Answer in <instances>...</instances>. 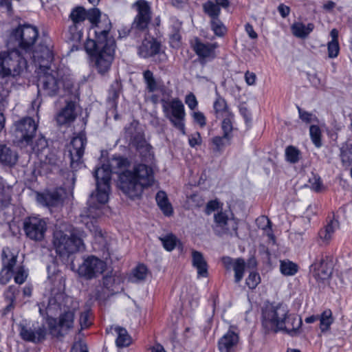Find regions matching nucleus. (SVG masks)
I'll return each mask as SVG.
<instances>
[{
    "label": "nucleus",
    "mask_w": 352,
    "mask_h": 352,
    "mask_svg": "<svg viewBox=\"0 0 352 352\" xmlns=\"http://www.w3.org/2000/svg\"><path fill=\"white\" fill-rule=\"evenodd\" d=\"M155 183L153 168L145 164H138L131 170H126L119 175L118 187L124 194L131 199L139 197L144 188Z\"/></svg>",
    "instance_id": "1"
},
{
    "label": "nucleus",
    "mask_w": 352,
    "mask_h": 352,
    "mask_svg": "<svg viewBox=\"0 0 352 352\" xmlns=\"http://www.w3.org/2000/svg\"><path fill=\"white\" fill-rule=\"evenodd\" d=\"M52 244L60 256H69L85 248L82 234L66 223L56 227Z\"/></svg>",
    "instance_id": "2"
},
{
    "label": "nucleus",
    "mask_w": 352,
    "mask_h": 352,
    "mask_svg": "<svg viewBox=\"0 0 352 352\" xmlns=\"http://www.w3.org/2000/svg\"><path fill=\"white\" fill-rule=\"evenodd\" d=\"M77 303V301L67 295L63 290L53 288L50 294L45 296L38 305L40 314L50 318L57 316L74 305H76Z\"/></svg>",
    "instance_id": "3"
},
{
    "label": "nucleus",
    "mask_w": 352,
    "mask_h": 352,
    "mask_svg": "<svg viewBox=\"0 0 352 352\" xmlns=\"http://www.w3.org/2000/svg\"><path fill=\"white\" fill-rule=\"evenodd\" d=\"M38 89L39 92L49 96H54L60 93L63 88L69 89L72 83L64 76L59 69H45L38 72Z\"/></svg>",
    "instance_id": "4"
},
{
    "label": "nucleus",
    "mask_w": 352,
    "mask_h": 352,
    "mask_svg": "<svg viewBox=\"0 0 352 352\" xmlns=\"http://www.w3.org/2000/svg\"><path fill=\"white\" fill-rule=\"evenodd\" d=\"M26 56L19 50L13 49L0 52V76L16 77L26 67Z\"/></svg>",
    "instance_id": "5"
},
{
    "label": "nucleus",
    "mask_w": 352,
    "mask_h": 352,
    "mask_svg": "<svg viewBox=\"0 0 352 352\" xmlns=\"http://www.w3.org/2000/svg\"><path fill=\"white\" fill-rule=\"evenodd\" d=\"M79 309L78 302L76 305L58 314V318H47L49 333L54 337H63L71 331L75 324L76 313Z\"/></svg>",
    "instance_id": "6"
},
{
    "label": "nucleus",
    "mask_w": 352,
    "mask_h": 352,
    "mask_svg": "<svg viewBox=\"0 0 352 352\" xmlns=\"http://www.w3.org/2000/svg\"><path fill=\"white\" fill-rule=\"evenodd\" d=\"M289 311L281 304L267 305L262 311V325L267 333H276L282 329Z\"/></svg>",
    "instance_id": "7"
},
{
    "label": "nucleus",
    "mask_w": 352,
    "mask_h": 352,
    "mask_svg": "<svg viewBox=\"0 0 352 352\" xmlns=\"http://www.w3.org/2000/svg\"><path fill=\"white\" fill-rule=\"evenodd\" d=\"M99 15V10L97 8L86 10L83 7L78 6L74 8L69 19L72 24L68 27V31L71 35L70 38L73 41H79L82 37V25L86 19L90 22L95 21Z\"/></svg>",
    "instance_id": "8"
},
{
    "label": "nucleus",
    "mask_w": 352,
    "mask_h": 352,
    "mask_svg": "<svg viewBox=\"0 0 352 352\" xmlns=\"http://www.w3.org/2000/svg\"><path fill=\"white\" fill-rule=\"evenodd\" d=\"M103 204L98 201L96 194L95 195L92 194L89 201V206L80 214L81 221L93 233L95 239L99 243H102L104 234L102 230L95 224L96 221H93L92 220H95L102 215L100 205Z\"/></svg>",
    "instance_id": "9"
},
{
    "label": "nucleus",
    "mask_w": 352,
    "mask_h": 352,
    "mask_svg": "<svg viewBox=\"0 0 352 352\" xmlns=\"http://www.w3.org/2000/svg\"><path fill=\"white\" fill-rule=\"evenodd\" d=\"M162 105L165 117L183 134H185L184 106L178 98L171 100H162Z\"/></svg>",
    "instance_id": "10"
},
{
    "label": "nucleus",
    "mask_w": 352,
    "mask_h": 352,
    "mask_svg": "<svg viewBox=\"0 0 352 352\" xmlns=\"http://www.w3.org/2000/svg\"><path fill=\"white\" fill-rule=\"evenodd\" d=\"M38 36V32L35 26L23 25L13 30L10 38L15 40L18 43L20 50L26 54L33 49Z\"/></svg>",
    "instance_id": "11"
},
{
    "label": "nucleus",
    "mask_w": 352,
    "mask_h": 352,
    "mask_svg": "<svg viewBox=\"0 0 352 352\" xmlns=\"http://www.w3.org/2000/svg\"><path fill=\"white\" fill-rule=\"evenodd\" d=\"M52 45L46 41L41 43L35 49L30 50L25 54L27 59L32 60L39 66V71L50 69L54 59Z\"/></svg>",
    "instance_id": "12"
},
{
    "label": "nucleus",
    "mask_w": 352,
    "mask_h": 352,
    "mask_svg": "<svg viewBox=\"0 0 352 352\" xmlns=\"http://www.w3.org/2000/svg\"><path fill=\"white\" fill-rule=\"evenodd\" d=\"M111 170L109 165H102L96 169L94 177L96 181V198L100 204H106L109 200Z\"/></svg>",
    "instance_id": "13"
},
{
    "label": "nucleus",
    "mask_w": 352,
    "mask_h": 352,
    "mask_svg": "<svg viewBox=\"0 0 352 352\" xmlns=\"http://www.w3.org/2000/svg\"><path fill=\"white\" fill-rule=\"evenodd\" d=\"M106 269L107 264L104 261L94 256H89L80 265L77 272L85 279L91 280L102 274Z\"/></svg>",
    "instance_id": "14"
},
{
    "label": "nucleus",
    "mask_w": 352,
    "mask_h": 352,
    "mask_svg": "<svg viewBox=\"0 0 352 352\" xmlns=\"http://www.w3.org/2000/svg\"><path fill=\"white\" fill-rule=\"evenodd\" d=\"M23 230L26 236L30 239L42 241L47 230V223L43 219L30 217L24 220Z\"/></svg>",
    "instance_id": "15"
},
{
    "label": "nucleus",
    "mask_w": 352,
    "mask_h": 352,
    "mask_svg": "<svg viewBox=\"0 0 352 352\" xmlns=\"http://www.w3.org/2000/svg\"><path fill=\"white\" fill-rule=\"evenodd\" d=\"M133 8L137 12L132 28L138 30H144L151 20V10L148 3L145 0H138L133 4Z\"/></svg>",
    "instance_id": "16"
},
{
    "label": "nucleus",
    "mask_w": 352,
    "mask_h": 352,
    "mask_svg": "<svg viewBox=\"0 0 352 352\" xmlns=\"http://www.w3.org/2000/svg\"><path fill=\"white\" fill-rule=\"evenodd\" d=\"M15 127L16 137L22 144L29 145L36 131L35 121L30 117L24 118L15 123Z\"/></svg>",
    "instance_id": "17"
},
{
    "label": "nucleus",
    "mask_w": 352,
    "mask_h": 352,
    "mask_svg": "<svg viewBox=\"0 0 352 352\" xmlns=\"http://www.w3.org/2000/svg\"><path fill=\"white\" fill-rule=\"evenodd\" d=\"M313 276L317 281L324 282L328 280L333 272L331 258L326 255L318 256L311 266Z\"/></svg>",
    "instance_id": "18"
},
{
    "label": "nucleus",
    "mask_w": 352,
    "mask_h": 352,
    "mask_svg": "<svg viewBox=\"0 0 352 352\" xmlns=\"http://www.w3.org/2000/svg\"><path fill=\"white\" fill-rule=\"evenodd\" d=\"M87 139L84 134H78L72 138L67 150L70 157V164L72 168L76 169L80 165L81 159L84 154Z\"/></svg>",
    "instance_id": "19"
},
{
    "label": "nucleus",
    "mask_w": 352,
    "mask_h": 352,
    "mask_svg": "<svg viewBox=\"0 0 352 352\" xmlns=\"http://www.w3.org/2000/svg\"><path fill=\"white\" fill-rule=\"evenodd\" d=\"M31 149L37 157L41 162L46 164H56L57 159L54 154L50 151L47 147V142L43 136L38 137L34 143L29 144Z\"/></svg>",
    "instance_id": "20"
},
{
    "label": "nucleus",
    "mask_w": 352,
    "mask_h": 352,
    "mask_svg": "<svg viewBox=\"0 0 352 352\" xmlns=\"http://www.w3.org/2000/svg\"><path fill=\"white\" fill-rule=\"evenodd\" d=\"M192 50L198 56L201 63H204L208 60L215 58V50L218 47L217 43H204L199 38H195L191 43Z\"/></svg>",
    "instance_id": "21"
},
{
    "label": "nucleus",
    "mask_w": 352,
    "mask_h": 352,
    "mask_svg": "<svg viewBox=\"0 0 352 352\" xmlns=\"http://www.w3.org/2000/svg\"><path fill=\"white\" fill-rule=\"evenodd\" d=\"M115 49L105 48L95 53V66L98 73L104 75L110 69L111 63L114 58Z\"/></svg>",
    "instance_id": "22"
},
{
    "label": "nucleus",
    "mask_w": 352,
    "mask_h": 352,
    "mask_svg": "<svg viewBox=\"0 0 352 352\" xmlns=\"http://www.w3.org/2000/svg\"><path fill=\"white\" fill-rule=\"evenodd\" d=\"M134 131L135 126L133 124L125 129V133L130 138L131 144L136 148L142 156L145 157L150 156L151 146L146 142L142 133H138L133 135Z\"/></svg>",
    "instance_id": "23"
},
{
    "label": "nucleus",
    "mask_w": 352,
    "mask_h": 352,
    "mask_svg": "<svg viewBox=\"0 0 352 352\" xmlns=\"http://www.w3.org/2000/svg\"><path fill=\"white\" fill-rule=\"evenodd\" d=\"M215 228L219 234L236 233L237 223L233 219L228 218V215L223 212H219L214 214Z\"/></svg>",
    "instance_id": "24"
},
{
    "label": "nucleus",
    "mask_w": 352,
    "mask_h": 352,
    "mask_svg": "<svg viewBox=\"0 0 352 352\" xmlns=\"http://www.w3.org/2000/svg\"><path fill=\"white\" fill-rule=\"evenodd\" d=\"M78 115L77 105L74 102H67L65 107L58 113L56 121L59 125L73 122Z\"/></svg>",
    "instance_id": "25"
},
{
    "label": "nucleus",
    "mask_w": 352,
    "mask_h": 352,
    "mask_svg": "<svg viewBox=\"0 0 352 352\" xmlns=\"http://www.w3.org/2000/svg\"><path fill=\"white\" fill-rule=\"evenodd\" d=\"M301 326L302 320L299 316L287 314L280 331H285L291 336H296L301 332Z\"/></svg>",
    "instance_id": "26"
},
{
    "label": "nucleus",
    "mask_w": 352,
    "mask_h": 352,
    "mask_svg": "<svg viewBox=\"0 0 352 352\" xmlns=\"http://www.w3.org/2000/svg\"><path fill=\"white\" fill-rule=\"evenodd\" d=\"M47 333V331L44 325L39 327L36 330L22 327L20 331V335L24 340L36 343L44 340Z\"/></svg>",
    "instance_id": "27"
},
{
    "label": "nucleus",
    "mask_w": 352,
    "mask_h": 352,
    "mask_svg": "<svg viewBox=\"0 0 352 352\" xmlns=\"http://www.w3.org/2000/svg\"><path fill=\"white\" fill-rule=\"evenodd\" d=\"M37 201L47 207H54L63 204L62 190H54L43 194H39L37 196Z\"/></svg>",
    "instance_id": "28"
},
{
    "label": "nucleus",
    "mask_w": 352,
    "mask_h": 352,
    "mask_svg": "<svg viewBox=\"0 0 352 352\" xmlns=\"http://www.w3.org/2000/svg\"><path fill=\"white\" fill-rule=\"evenodd\" d=\"M192 265L197 270L198 278L208 276V265L201 252L197 250L192 251Z\"/></svg>",
    "instance_id": "29"
},
{
    "label": "nucleus",
    "mask_w": 352,
    "mask_h": 352,
    "mask_svg": "<svg viewBox=\"0 0 352 352\" xmlns=\"http://www.w3.org/2000/svg\"><path fill=\"white\" fill-rule=\"evenodd\" d=\"M160 44L154 40H144L138 48V54L143 58H148L158 54Z\"/></svg>",
    "instance_id": "30"
},
{
    "label": "nucleus",
    "mask_w": 352,
    "mask_h": 352,
    "mask_svg": "<svg viewBox=\"0 0 352 352\" xmlns=\"http://www.w3.org/2000/svg\"><path fill=\"white\" fill-rule=\"evenodd\" d=\"M238 341V335L232 331H229L219 341V349L221 352H230Z\"/></svg>",
    "instance_id": "31"
},
{
    "label": "nucleus",
    "mask_w": 352,
    "mask_h": 352,
    "mask_svg": "<svg viewBox=\"0 0 352 352\" xmlns=\"http://www.w3.org/2000/svg\"><path fill=\"white\" fill-rule=\"evenodd\" d=\"M99 44H102L106 48L116 49V41L111 33V30H100L93 32Z\"/></svg>",
    "instance_id": "32"
},
{
    "label": "nucleus",
    "mask_w": 352,
    "mask_h": 352,
    "mask_svg": "<svg viewBox=\"0 0 352 352\" xmlns=\"http://www.w3.org/2000/svg\"><path fill=\"white\" fill-rule=\"evenodd\" d=\"M18 160L16 153L6 145H0V162L8 166L14 165Z\"/></svg>",
    "instance_id": "33"
},
{
    "label": "nucleus",
    "mask_w": 352,
    "mask_h": 352,
    "mask_svg": "<svg viewBox=\"0 0 352 352\" xmlns=\"http://www.w3.org/2000/svg\"><path fill=\"white\" fill-rule=\"evenodd\" d=\"M213 107L215 116L217 118L232 116V113L228 109L226 100L219 96L214 101Z\"/></svg>",
    "instance_id": "34"
},
{
    "label": "nucleus",
    "mask_w": 352,
    "mask_h": 352,
    "mask_svg": "<svg viewBox=\"0 0 352 352\" xmlns=\"http://www.w3.org/2000/svg\"><path fill=\"white\" fill-rule=\"evenodd\" d=\"M155 199L158 206L165 215L170 216L173 214L172 206L164 191H159L156 195Z\"/></svg>",
    "instance_id": "35"
},
{
    "label": "nucleus",
    "mask_w": 352,
    "mask_h": 352,
    "mask_svg": "<svg viewBox=\"0 0 352 352\" xmlns=\"http://www.w3.org/2000/svg\"><path fill=\"white\" fill-rule=\"evenodd\" d=\"M90 23H91V32L112 29V24L109 17L106 15L101 16L100 11L99 15L96 17L95 21Z\"/></svg>",
    "instance_id": "36"
},
{
    "label": "nucleus",
    "mask_w": 352,
    "mask_h": 352,
    "mask_svg": "<svg viewBox=\"0 0 352 352\" xmlns=\"http://www.w3.org/2000/svg\"><path fill=\"white\" fill-rule=\"evenodd\" d=\"M313 23H308L307 25L302 23H295L292 26L293 34L298 38H305L314 30Z\"/></svg>",
    "instance_id": "37"
},
{
    "label": "nucleus",
    "mask_w": 352,
    "mask_h": 352,
    "mask_svg": "<svg viewBox=\"0 0 352 352\" xmlns=\"http://www.w3.org/2000/svg\"><path fill=\"white\" fill-rule=\"evenodd\" d=\"M1 256L3 267L13 272L14 267L16 263L17 256L6 248L3 250Z\"/></svg>",
    "instance_id": "38"
},
{
    "label": "nucleus",
    "mask_w": 352,
    "mask_h": 352,
    "mask_svg": "<svg viewBox=\"0 0 352 352\" xmlns=\"http://www.w3.org/2000/svg\"><path fill=\"white\" fill-rule=\"evenodd\" d=\"M338 228V222L331 220L324 230L320 231V238L326 243H328L332 238L335 230Z\"/></svg>",
    "instance_id": "39"
},
{
    "label": "nucleus",
    "mask_w": 352,
    "mask_h": 352,
    "mask_svg": "<svg viewBox=\"0 0 352 352\" xmlns=\"http://www.w3.org/2000/svg\"><path fill=\"white\" fill-rule=\"evenodd\" d=\"M115 331L118 333V338L116 342L118 347L127 346L131 343V338L126 329L117 327H115Z\"/></svg>",
    "instance_id": "40"
},
{
    "label": "nucleus",
    "mask_w": 352,
    "mask_h": 352,
    "mask_svg": "<svg viewBox=\"0 0 352 352\" xmlns=\"http://www.w3.org/2000/svg\"><path fill=\"white\" fill-rule=\"evenodd\" d=\"M340 157L343 164L352 162V142L348 140L340 147Z\"/></svg>",
    "instance_id": "41"
},
{
    "label": "nucleus",
    "mask_w": 352,
    "mask_h": 352,
    "mask_svg": "<svg viewBox=\"0 0 352 352\" xmlns=\"http://www.w3.org/2000/svg\"><path fill=\"white\" fill-rule=\"evenodd\" d=\"M320 329L321 331L324 332L329 329L330 326L333 322L332 311L330 309L324 310L320 317Z\"/></svg>",
    "instance_id": "42"
},
{
    "label": "nucleus",
    "mask_w": 352,
    "mask_h": 352,
    "mask_svg": "<svg viewBox=\"0 0 352 352\" xmlns=\"http://www.w3.org/2000/svg\"><path fill=\"white\" fill-rule=\"evenodd\" d=\"M19 293V289L18 287L15 286H10L8 289L5 292V298L8 300L10 303L6 306L4 309V314L10 311L14 308V302L15 301L16 296Z\"/></svg>",
    "instance_id": "43"
},
{
    "label": "nucleus",
    "mask_w": 352,
    "mask_h": 352,
    "mask_svg": "<svg viewBox=\"0 0 352 352\" xmlns=\"http://www.w3.org/2000/svg\"><path fill=\"white\" fill-rule=\"evenodd\" d=\"M203 10L211 18V20L219 18L221 12L219 6L212 0H208L203 4Z\"/></svg>",
    "instance_id": "44"
},
{
    "label": "nucleus",
    "mask_w": 352,
    "mask_h": 352,
    "mask_svg": "<svg viewBox=\"0 0 352 352\" xmlns=\"http://www.w3.org/2000/svg\"><path fill=\"white\" fill-rule=\"evenodd\" d=\"M159 239L164 248L169 252L172 251L179 243L178 239L172 233L165 234Z\"/></svg>",
    "instance_id": "45"
},
{
    "label": "nucleus",
    "mask_w": 352,
    "mask_h": 352,
    "mask_svg": "<svg viewBox=\"0 0 352 352\" xmlns=\"http://www.w3.org/2000/svg\"><path fill=\"white\" fill-rule=\"evenodd\" d=\"M143 76L144 81L146 84V89H148V92H154L158 90L159 86L151 71L148 69L144 71Z\"/></svg>",
    "instance_id": "46"
},
{
    "label": "nucleus",
    "mask_w": 352,
    "mask_h": 352,
    "mask_svg": "<svg viewBox=\"0 0 352 352\" xmlns=\"http://www.w3.org/2000/svg\"><path fill=\"white\" fill-rule=\"evenodd\" d=\"M245 263L242 258H237L233 263V270L234 271V279L236 283L241 280L245 271Z\"/></svg>",
    "instance_id": "47"
},
{
    "label": "nucleus",
    "mask_w": 352,
    "mask_h": 352,
    "mask_svg": "<svg viewBox=\"0 0 352 352\" xmlns=\"http://www.w3.org/2000/svg\"><path fill=\"white\" fill-rule=\"evenodd\" d=\"M280 270L285 276H293L298 271V265L290 261H280Z\"/></svg>",
    "instance_id": "48"
},
{
    "label": "nucleus",
    "mask_w": 352,
    "mask_h": 352,
    "mask_svg": "<svg viewBox=\"0 0 352 352\" xmlns=\"http://www.w3.org/2000/svg\"><path fill=\"white\" fill-rule=\"evenodd\" d=\"M211 28L214 34L217 36H223L226 33L227 29L219 18H215L210 21Z\"/></svg>",
    "instance_id": "49"
},
{
    "label": "nucleus",
    "mask_w": 352,
    "mask_h": 352,
    "mask_svg": "<svg viewBox=\"0 0 352 352\" xmlns=\"http://www.w3.org/2000/svg\"><path fill=\"white\" fill-rule=\"evenodd\" d=\"M300 151L293 146H289L285 149L286 160L290 163L295 164L300 160Z\"/></svg>",
    "instance_id": "50"
},
{
    "label": "nucleus",
    "mask_w": 352,
    "mask_h": 352,
    "mask_svg": "<svg viewBox=\"0 0 352 352\" xmlns=\"http://www.w3.org/2000/svg\"><path fill=\"white\" fill-rule=\"evenodd\" d=\"M311 139L316 147H320L321 142V130L317 125H311L309 128Z\"/></svg>",
    "instance_id": "51"
},
{
    "label": "nucleus",
    "mask_w": 352,
    "mask_h": 352,
    "mask_svg": "<svg viewBox=\"0 0 352 352\" xmlns=\"http://www.w3.org/2000/svg\"><path fill=\"white\" fill-rule=\"evenodd\" d=\"M148 274V268L143 264L138 265L133 271V277L138 281L145 280Z\"/></svg>",
    "instance_id": "52"
},
{
    "label": "nucleus",
    "mask_w": 352,
    "mask_h": 352,
    "mask_svg": "<svg viewBox=\"0 0 352 352\" xmlns=\"http://www.w3.org/2000/svg\"><path fill=\"white\" fill-rule=\"evenodd\" d=\"M13 275L15 283L21 285L25 281L28 277V272L23 265H19L13 271Z\"/></svg>",
    "instance_id": "53"
},
{
    "label": "nucleus",
    "mask_w": 352,
    "mask_h": 352,
    "mask_svg": "<svg viewBox=\"0 0 352 352\" xmlns=\"http://www.w3.org/2000/svg\"><path fill=\"white\" fill-rule=\"evenodd\" d=\"M102 44H99L97 39H88L85 43V49L89 54H92L94 52L97 53L98 51L104 50L106 47L102 46Z\"/></svg>",
    "instance_id": "54"
},
{
    "label": "nucleus",
    "mask_w": 352,
    "mask_h": 352,
    "mask_svg": "<svg viewBox=\"0 0 352 352\" xmlns=\"http://www.w3.org/2000/svg\"><path fill=\"white\" fill-rule=\"evenodd\" d=\"M308 184L309 187L316 192H320L323 188L320 177L314 173H311V177H309Z\"/></svg>",
    "instance_id": "55"
},
{
    "label": "nucleus",
    "mask_w": 352,
    "mask_h": 352,
    "mask_svg": "<svg viewBox=\"0 0 352 352\" xmlns=\"http://www.w3.org/2000/svg\"><path fill=\"white\" fill-rule=\"evenodd\" d=\"M221 118L223 119L221 128L223 131L224 138H229V135L233 129L232 123V115L230 116H225Z\"/></svg>",
    "instance_id": "56"
},
{
    "label": "nucleus",
    "mask_w": 352,
    "mask_h": 352,
    "mask_svg": "<svg viewBox=\"0 0 352 352\" xmlns=\"http://www.w3.org/2000/svg\"><path fill=\"white\" fill-rule=\"evenodd\" d=\"M339 279L346 287H352V269H349L340 273Z\"/></svg>",
    "instance_id": "57"
},
{
    "label": "nucleus",
    "mask_w": 352,
    "mask_h": 352,
    "mask_svg": "<svg viewBox=\"0 0 352 352\" xmlns=\"http://www.w3.org/2000/svg\"><path fill=\"white\" fill-rule=\"evenodd\" d=\"M299 118L305 123H311L317 120L316 117L311 113L307 112L298 107Z\"/></svg>",
    "instance_id": "58"
},
{
    "label": "nucleus",
    "mask_w": 352,
    "mask_h": 352,
    "mask_svg": "<svg viewBox=\"0 0 352 352\" xmlns=\"http://www.w3.org/2000/svg\"><path fill=\"white\" fill-rule=\"evenodd\" d=\"M328 56L330 58H334L338 56L340 51L338 42L329 41L327 45Z\"/></svg>",
    "instance_id": "59"
},
{
    "label": "nucleus",
    "mask_w": 352,
    "mask_h": 352,
    "mask_svg": "<svg viewBox=\"0 0 352 352\" xmlns=\"http://www.w3.org/2000/svg\"><path fill=\"white\" fill-rule=\"evenodd\" d=\"M259 283V274L255 272H251L246 279V284L250 289H254Z\"/></svg>",
    "instance_id": "60"
},
{
    "label": "nucleus",
    "mask_w": 352,
    "mask_h": 352,
    "mask_svg": "<svg viewBox=\"0 0 352 352\" xmlns=\"http://www.w3.org/2000/svg\"><path fill=\"white\" fill-rule=\"evenodd\" d=\"M90 318L91 314L89 310H86L81 313L79 320L81 329L87 328L91 325V322Z\"/></svg>",
    "instance_id": "61"
},
{
    "label": "nucleus",
    "mask_w": 352,
    "mask_h": 352,
    "mask_svg": "<svg viewBox=\"0 0 352 352\" xmlns=\"http://www.w3.org/2000/svg\"><path fill=\"white\" fill-rule=\"evenodd\" d=\"M229 138H224V135L222 137L216 136L212 139V142L214 146L213 150L219 152L225 146V140H228Z\"/></svg>",
    "instance_id": "62"
},
{
    "label": "nucleus",
    "mask_w": 352,
    "mask_h": 352,
    "mask_svg": "<svg viewBox=\"0 0 352 352\" xmlns=\"http://www.w3.org/2000/svg\"><path fill=\"white\" fill-rule=\"evenodd\" d=\"M185 103L190 110H195L198 105V101L195 94L192 93H189L186 96Z\"/></svg>",
    "instance_id": "63"
},
{
    "label": "nucleus",
    "mask_w": 352,
    "mask_h": 352,
    "mask_svg": "<svg viewBox=\"0 0 352 352\" xmlns=\"http://www.w3.org/2000/svg\"><path fill=\"white\" fill-rule=\"evenodd\" d=\"M13 276V272L5 268H2L0 272V283L5 285L11 279Z\"/></svg>",
    "instance_id": "64"
}]
</instances>
